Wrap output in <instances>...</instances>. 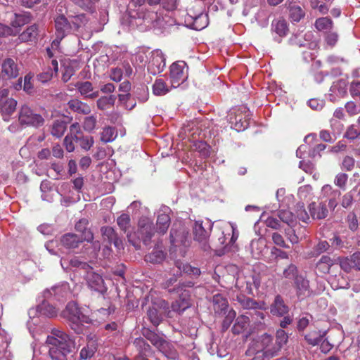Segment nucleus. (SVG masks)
I'll return each mask as SVG.
<instances>
[{"label": "nucleus", "mask_w": 360, "mask_h": 360, "mask_svg": "<svg viewBox=\"0 0 360 360\" xmlns=\"http://www.w3.org/2000/svg\"><path fill=\"white\" fill-rule=\"evenodd\" d=\"M321 195L323 198L328 199V206L334 210L337 205V200L340 197L341 192L338 189H334L332 186L326 184L322 187Z\"/></svg>", "instance_id": "15"}, {"label": "nucleus", "mask_w": 360, "mask_h": 360, "mask_svg": "<svg viewBox=\"0 0 360 360\" xmlns=\"http://www.w3.org/2000/svg\"><path fill=\"white\" fill-rule=\"evenodd\" d=\"M96 117L94 115L87 116L83 122V128L87 131H92L96 126Z\"/></svg>", "instance_id": "48"}, {"label": "nucleus", "mask_w": 360, "mask_h": 360, "mask_svg": "<svg viewBox=\"0 0 360 360\" xmlns=\"http://www.w3.org/2000/svg\"><path fill=\"white\" fill-rule=\"evenodd\" d=\"M1 75L4 77L15 78L18 75V68L11 58L6 59L1 65Z\"/></svg>", "instance_id": "20"}, {"label": "nucleus", "mask_w": 360, "mask_h": 360, "mask_svg": "<svg viewBox=\"0 0 360 360\" xmlns=\"http://www.w3.org/2000/svg\"><path fill=\"white\" fill-rule=\"evenodd\" d=\"M62 315L70 321L71 328L77 334L84 331V323H89L90 319L83 314L75 302H69Z\"/></svg>", "instance_id": "4"}, {"label": "nucleus", "mask_w": 360, "mask_h": 360, "mask_svg": "<svg viewBox=\"0 0 360 360\" xmlns=\"http://www.w3.org/2000/svg\"><path fill=\"white\" fill-rule=\"evenodd\" d=\"M196 149L203 157L210 155V146L204 141H198L195 143Z\"/></svg>", "instance_id": "53"}, {"label": "nucleus", "mask_w": 360, "mask_h": 360, "mask_svg": "<svg viewBox=\"0 0 360 360\" xmlns=\"http://www.w3.org/2000/svg\"><path fill=\"white\" fill-rule=\"evenodd\" d=\"M315 27L319 31L330 30L333 27V21L327 17L318 18L315 21Z\"/></svg>", "instance_id": "40"}, {"label": "nucleus", "mask_w": 360, "mask_h": 360, "mask_svg": "<svg viewBox=\"0 0 360 360\" xmlns=\"http://www.w3.org/2000/svg\"><path fill=\"white\" fill-rule=\"evenodd\" d=\"M249 317L245 315L238 316L232 327V332L233 334L239 335L243 333L249 325Z\"/></svg>", "instance_id": "27"}, {"label": "nucleus", "mask_w": 360, "mask_h": 360, "mask_svg": "<svg viewBox=\"0 0 360 360\" xmlns=\"http://www.w3.org/2000/svg\"><path fill=\"white\" fill-rule=\"evenodd\" d=\"M333 265V259L327 255H323L317 262L316 268L320 272L323 274H328L329 273L330 269Z\"/></svg>", "instance_id": "34"}, {"label": "nucleus", "mask_w": 360, "mask_h": 360, "mask_svg": "<svg viewBox=\"0 0 360 360\" xmlns=\"http://www.w3.org/2000/svg\"><path fill=\"white\" fill-rule=\"evenodd\" d=\"M66 129V124L63 121H56L51 128V134L58 138L62 136Z\"/></svg>", "instance_id": "41"}, {"label": "nucleus", "mask_w": 360, "mask_h": 360, "mask_svg": "<svg viewBox=\"0 0 360 360\" xmlns=\"http://www.w3.org/2000/svg\"><path fill=\"white\" fill-rule=\"evenodd\" d=\"M344 137L349 140L360 139V129L356 125L352 124L347 127Z\"/></svg>", "instance_id": "46"}, {"label": "nucleus", "mask_w": 360, "mask_h": 360, "mask_svg": "<svg viewBox=\"0 0 360 360\" xmlns=\"http://www.w3.org/2000/svg\"><path fill=\"white\" fill-rule=\"evenodd\" d=\"M75 86L81 95L86 98H94L98 96V91L93 92V86L90 82H79Z\"/></svg>", "instance_id": "25"}, {"label": "nucleus", "mask_w": 360, "mask_h": 360, "mask_svg": "<svg viewBox=\"0 0 360 360\" xmlns=\"http://www.w3.org/2000/svg\"><path fill=\"white\" fill-rule=\"evenodd\" d=\"M345 109L347 113L351 115H355L360 112V105H356L352 101L347 102L345 104Z\"/></svg>", "instance_id": "55"}, {"label": "nucleus", "mask_w": 360, "mask_h": 360, "mask_svg": "<svg viewBox=\"0 0 360 360\" xmlns=\"http://www.w3.org/2000/svg\"><path fill=\"white\" fill-rule=\"evenodd\" d=\"M116 97L114 95L102 96L97 101V106L101 110H106L114 105Z\"/></svg>", "instance_id": "39"}, {"label": "nucleus", "mask_w": 360, "mask_h": 360, "mask_svg": "<svg viewBox=\"0 0 360 360\" xmlns=\"http://www.w3.org/2000/svg\"><path fill=\"white\" fill-rule=\"evenodd\" d=\"M171 213L172 210L167 206L162 205L159 209V234H164L167 231L171 222Z\"/></svg>", "instance_id": "17"}, {"label": "nucleus", "mask_w": 360, "mask_h": 360, "mask_svg": "<svg viewBox=\"0 0 360 360\" xmlns=\"http://www.w3.org/2000/svg\"><path fill=\"white\" fill-rule=\"evenodd\" d=\"M313 34L311 32L306 33H297L293 34L289 39V42L292 46L298 47H307L308 49L315 50L318 44L315 41H311Z\"/></svg>", "instance_id": "10"}, {"label": "nucleus", "mask_w": 360, "mask_h": 360, "mask_svg": "<svg viewBox=\"0 0 360 360\" xmlns=\"http://www.w3.org/2000/svg\"><path fill=\"white\" fill-rule=\"evenodd\" d=\"M38 308L39 313L47 317H54L57 315L58 309L48 302H43Z\"/></svg>", "instance_id": "36"}, {"label": "nucleus", "mask_w": 360, "mask_h": 360, "mask_svg": "<svg viewBox=\"0 0 360 360\" xmlns=\"http://www.w3.org/2000/svg\"><path fill=\"white\" fill-rule=\"evenodd\" d=\"M207 15L200 14L195 18L193 25L195 30H200L207 27Z\"/></svg>", "instance_id": "45"}, {"label": "nucleus", "mask_w": 360, "mask_h": 360, "mask_svg": "<svg viewBox=\"0 0 360 360\" xmlns=\"http://www.w3.org/2000/svg\"><path fill=\"white\" fill-rule=\"evenodd\" d=\"M159 351H160L162 355L167 359H175L177 357V352L174 349V347L160 337Z\"/></svg>", "instance_id": "26"}, {"label": "nucleus", "mask_w": 360, "mask_h": 360, "mask_svg": "<svg viewBox=\"0 0 360 360\" xmlns=\"http://www.w3.org/2000/svg\"><path fill=\"white\" fill-rule=\"evenodd\" d=\"M55 26L57 32V39L52 42V49H53L54 47L56 48L58 44L60 43V41L58 40V39L61 40L64 37L65 33L70 30V22H68L67 18L63 15H60L56 18Z\"/></svg>", "instance_id": "12"}, {"label": "nucleus", "mask_w": 360, "mask_h": 360, "mask_svg": "<svg viewBox=\"0 0 360 360\" xmlns=\"http://www.w3.org/2000/svg\"><path fill=\"white\" fill-rule=\"evenodd\" d=\"M259 310V309H255L254 312L251 314V316L257 323L263 324L264 323L266 314Z\"/></svg>", "instance_id": "59"}, {"label": "nucleus", "mask_w": 360, "mask_h": 360, "mask_svg": "<svg viewBox=\"0 0 360 360\" xmlns=\"http://www.w3.org/2000/svg\"><path fill=\"white\" fill-rule=\"evenodd\" d=\"M340 265L341 269L347 273L352 269L360 270V252H356L350 257L342 259Z\"/></svg>", "instance_id": "16"}, {"label": "nucleus", "mask_w": 360, "mask_h": 360, "mask_svg": "<svg viewBox=\"0 0 360 360\" xmlns=\"http://www.w3.org/2000/svg\"><path fill=\"white\" fill-rule=\"evenodd\" d=\"M86 273L85 278L89 288L101 295H104L108 288L105 285L103 277L94 272L91 267Z\"/></svg>", "instance_id": "9"}, {"label": "nucleus", "mask_w": 360, "mask_h": 360, "mask_svg": "<svg viewBox=\"0 0 360 360\" xmlns=\"http://www.w3.org/2000/svg\"><path fill=\"white\" fill-rule=\"evenodd\" d=\"M326 335V331L311 330L304 335V339L307 343L311 346L318 345Z\"/></svg>", "instance_id": "29"}, {"label": "nucleus", "mask_w": 360, "mask_h": 360, "mask_svg": "<svg viewBox=\"0 0 360 360\" xmlns=\"http://www.w3.org/2000/svg\"><path fill=\"white\" fill-rule=\"evenodd\" d=\"M117 136V133L115 128L112 127H104L101 133V141L103 143L113 141Z\"/></svg>", "instance_id": "35"}, {"label": "nucleus", "mask_w": 360, "mask_h": 360, "mask_svg": "<svg viewBox=\"0 0 360 360\" xmlns=\"http://www.w3.org/2000/svg\"><path fill=\"white\" fill-rule=\"evenodd\" d=\"M330 247L329 243L326 240L320 241L315 247L314 252L316 255L326 251Z\"/></svg>", "instance_id": "63"}, {"label": "nucleus", "mask_w": 360, "mask_h": 360, "mask_svg": "<svg viewBox=\"0 0 360 360\" xmlns=\"http://www.w3.org/2000/svg\"><path fill=\"white\" fill-rule=\"evenodd\" d=\"M188 292H185L184 297H180L172 304L173 311L181 313L190 307V300Z\"/></svg>", "instance_id": "32"}, {"label": "nucleus", "mask_w": 360, "mask_h": 360, "mask_svg": "<svg viewBox=\"0 0 360 360\" xmlns=\"http://www.w3.org/2000/svg\"><path fill=\"white\" fill-rule=\"evenodd\" d=\"M212 302L216 313H221L229 307L227 300L221 294L214 295L212 297Z\"/></svg>", "instance_id": "31"}, {"label": "nucleus", "mask_w": 360, "mask_h": 360, "mask_svg": "<svg viewBox=\"0 0 360 360\" xmlns=\"http://www.w3.org/2000/svg\"><path fill=\"white\" fill-rule=\"evenodd\" d=\"M188 68L184 61L173 63L170 66V83L172 86L176 88L187 79Z\"/></svg>", "instance_id": "6"}, {"label": "nucleus", "mask_w": 360, "mask_h": 360, "mask_svg": "<svg viewBox=\"0 0 360 360\" xmlns=\"http://www.w3.org/2000/svg\"><path fill=\"white\" fill-rule=\"evenodd\" d=\"M330 91L340 97H344L347 94V84L344 80H338L333 83L330 87Z\"/></svg>", "instance_id": "38"}, {"label": "nucleus", "mask_w": 360, "mask_h": 360, "mask_svg": "<svg viewBox=\"0 0 360 360\" xmlns=\"http://www.w3.org/2000/svg\"><path fill=\"white\" fill-rule=\"evenodd\" d=\"M83 241L82 238L72 233H65L60 239V245L68 250L77 248Z\"/></svg>", "instance_id": "18"}, {"label": "nucleus", "mask_w": 360, "mask_h": 360, "mask_svg": "<svg viewBox=\"0 0 360 360\" xmlns=\"http://www.w3.org/2000/svg\"><path fill=\"white\" fill-rule=\"evenodd\" d=\"M18 120L20 124L26 126L39 127L44 124V118L37 113H34L27 105L21 107Z\"/></svg>", "instance_id": "8"}, {"label": "nucleus", "mask_w": 360, "mask_h": 360, "mask_svg": "<svg viewBox=\"0 0 360 360\" xmlns=\"http://www.w3.org/2000/svg\"><path fill=\"white\" fill-rule=\"evenodd\" d=\"M171 255L184 257L191 240L189 237V229L181 221L173 224L169 234Z\"/></svg>", "instance_id": "2"}, {"label": "nucleus", "mask_w": 360, "mask_h": 360, "mask_svg": "<svg viewBox=\"0 0 360 360\" xmlns=\"http://www.w3.org/2000/svg\"><path fill=\"white\" fill-rule=\"evenodd\" d=\"M212 228V224L207 220L195 221L193 227L194 240L198 242L200 248L205 251L210 249L209 238Z\"/></svg>", "instance_id": "5"}, {"label": "nucleus", "mask_w": 360, "mask_h": 360, "mask_svg": "<svg viewBox=\"0 0 360 360\" xmlns=\"http://www.w3.org/2000/svg\"><path fill=\"white\" fill-rule=\"evenodd\" d=\"M272 30L280 37H285L288 32L287 22L285 20L273 21Z\"/></svg>", "instance_id": "37"}, {"label": "nucleus", "mask_w": 360, "mask_h": 360, "mask_svg": "<svg viewBox=\"0 0 360 360\" xmlns=\"http://www.w3.org/2000/svg\"><path fill=\"white\" fill-rule=\"evenodd\" d=\"M310 215L314 219H322L327 217L328 211L323 202H311L309 205Z\"/></svg>", "instance_id": "21"}, {"label": "nucleus", "mask_w": 360, "mask_h": 360, "mask_svg": "<svg viewBox=\"0 0 360 360\" xmlns=\"http://www.w3.org/2000/svg\"><path fill=\"white\" fill-rule=\"evenodd\" d=\"M353 202V194L352 191L345 193L342 197V206L347 208L352 205Z\"/></svg>", "instance_id": "64"}, {"label": "nucleus", "mask_w": 360, "mask_h": 360, "mask_svg": "<svg viewBox=\"0 0 360 360\" xmlns=\"http://www.w3.org/2000/svg\"><path fill=\"white\" fill-rule=\"evenodd\" d=\"M270 311L274 316H283L288 313L289 307L285 304L281 295H276L271 305Z\"/></svg>", "instance_id": "19"}, {"label": "nucleus", "mask_w": 360, "mask_h": 360, "mask_svg": "<svg viewBox=\"0 0 360 360\" xmlns=\"http://www.w3.org/2000/svg\"><path fill=\"white\" fill-rule=\"evenodd\" d=\"M130 221L131 219L129 215L124 213L117 219V224L120 229L126 233L130 226Z\"/></svg>", "instance_id": "43"}, {"label": "nucleus", "mask_w": 360, "mask_h": 360, "mask_svg": "<svg viewBox=\"0 0 360 360\" xmlns=\"http://www.w3.org/2000/svg\"><path fill=\"white\" fill-rule=\"evenodd\" d=\"M74 141H76L75 137L67 135L64 139V145L68 152H72L75 150Z\"/></svg>", "instance_id": "58"}, {"label": "nucleus", "mask_w": 360, "mask_h": 360, "mask_svg": "<svg viewBox=\"0 0 360 360\" xmlns=\"http://www.w3.org/2000/svg\"><path fill=\"white\" fill-rule=\"evenodd\" d=\"M289 17L292 22H298L305 16L304 10L295 2H290L288 5Z\"/></svg>", "instance_id": "24"}, {"label": "nucleus", "mask_w": 360, "mask_h": 360, "mask_svg": "<svg viewBox=\"0 0 360 360\" xmlns=\"http://www.w3.org/2000/svg\"><path fill=\"white\" fill-rule=\"evenodd\" d=\"M288 336L283 329H279L276 332V342L273 344L274 349H269L268 352L271 354V356H276L281 348L287 343Z\"/></svg>", "instance_id": "23"}, {"label": "nucleus", "mask_w": 360, "mask_h": 360, "mask_svg": "<svg viewBox=\"0 0 360 360\" xmlns=\"http://www.w3.org/2000/svg\"><path fill=\"white\" fill-rule=\"evenodd\" d=\"M97 349L96 340L91 338L88 340L86 346L82 349L80 352V358L87 359L94 354Z\"/></svg>", "instance_id": "30"}, {"label": "nucleus", "mask_w": 360, "mask_h": 360, "mask_svg": "<svg viewBox=\"0 0 360 360\" xmlns=\"http://www.w3.org/2000/svg\"><path fill=\"white\" fill-rule=\"evenodd\" d=\"M153 229L152 222L148 218L143 217L140 219L139 221V233L146 245H148L153 235Z\"/></svg>", "instance_id": "14"}, {"label": "nucleus", "mask_w": 360, "mask_h": 360, "mask_svg": "<svg viewBox=\"0 0 360 360\" xmlns=\"http://www.w3.org/2000/svg\"><path fill=\"white\" fill-rule=\"evenodd\" d=\"M76 141L79 142L80 147L85 150H89L94 143V138L91 136H81Z\"/></svg>", "instance_id": "44"}, {"label": "nucleus", "mask_w": 360, "mask_h": 360, "mask_svg": "<svg viewBox=\"0 0 360 360\" xmlns=\"http://www.w3.org/2000/svg\"><path fill=\"white\" fill-rule=\"evenodd\" d=\"M148 316L150 322L155 326H158V310L155 307L150 308L148 311Z\"/></svg>", "instance_id": "62"}, {"label": "nucleus", "mask_w": 360, "mask_h": 360, "mask_svg": "<svg viewBox=\"0 0 360 360\" xmlns=\"http://www.w3.org/2000/svg\"><path fill=\"white\" fill-rule=\"evenodd\" d=\"M295 287L297 290L298 296L305 295L309 292V281L304 278L302 276H296L295 280Z\"/></svg>", "instance_id": "33"}, {"label": "nucleus", "mask_w": 360, "mask_h": 360, "mask_svg": "<svg viewBox=\"0 0 360 360\" xmlns=\"http://www.w3.org/2000/svg\"><path fill=\"white\" fill-rule=\"evenodd\" d=\"M236 287L240 290L248 293L252 294V288H258L260 285V279L259 276L249 274L244 275L243 274H238L236 280Z\"/></svg>", "instance_id": "7"}, {"label": "nucleus", "mask_w": 360, "mask_h": 360, "mask_svg": "<svg viewBox=\"0 0 360 360\" xmlns=\"http://www.w3.org/2000/svg\"><path fill=\"white\" fill-rule=\"evenodd\" d=\"M17 102L12 98H8V90L4 89L0 90V111L4 120L15 111Z\"/></svg>", "instance_id": "11"}, {"label": "nucleus", "mask_w": 360, "mask_h": 360, "mask_svg": "<svg viewBox=\"0 0 360 360\" xmlns=\"http://www.w3.org/2000/svg\"><path fill=\"white\" fill-rule=\"evenodd\" d=\"M283 277L295 280L296 276H299L297 275V269L295 265L291 264H290L284 271H283Z\"/></svg>", "instance_id": "52"}, {"label": "nucleus", "mask_w": 360, "mask_h": 360, "mask_svg": "<svg viewBox=\"0 0 360 360\" xmlns=\"http://www.w3.org/2000/svg\"><path fill=\"white\" fill-rule=\"evenodd\" d=\"M236 300L244 309L264 310L266 309V304L264 302H257L252 298L245 296L244 295L240 294L237 295Z\"/></svg>", "instance_id": "13"}, {"label": "nucleus", "mask_w": 360, "mask_h": 360, "mask_svg": "<svg viewBox=\"0 0 360 360\" xmlns=\"http://www.w3.org/2000/svg\"><path fill=\"white\" fill-rule=\"evenodd\" d=\"M278 216L282 221L290 226L292 225L295 221V216L289 210H280Z\"/></svg>", "instance_id": "42"}, {"label": "nucleus", "mask_w": 360, "mask_h": 360, "mask_svg": "<svg viewBox=\"0 0 360 360\" xmlns=\"http://www.w3.org/2000/svg\"><path fill=\"white\" fill-rule=\"evenodd\" d=\"M75 4H77L80 7L88 10L91 9L92 5L98 1V0H72Z\"/></svg>", "instance_id": "60"}, {"label": "nucleus", "mask_w": 360, "mask_h": 360, "mask_svg": "<svg viewBox=\"0 0 360 360\" xmlns=\"http://www.w3.org/2000/svg\"><path fill=\"white\" fill-rule=\"evenodd\" d=\"M70 264L73 267H77L79 268L80 269L84 270L85 272H86L87 270L90 269L91 268V266L89 264H87L85 262L79 261L77 258H73L70 259Z\"/></svg>", "instance_id": "56"}, {"label": "nucleus", "mask_w": 360, "mask_h": 360, "mask_svg": "<svg viewBox=\"0 0 360 360\" xmlns=\"http://www.w3.org/2000/svg\"><path fill=\"white\" fill-rule=\"evenodd\" d=\"M68 105L72 110L78 113L87 115L91 112V108L86 103H83L78 99L70 100Z\"/></svg>", "instance_id": "28"}, {"label": "nucleus", "mask_w": 360, "mask_h": 360, "mask_svg": "<svg viewBox=\"0 0 360 360\" xmlns=\"http://www.w3.org/2000/svg\"><path fill=\"white\" fill-rule=\"evenodd\" d=\"M296 214L297 217L304 222H307L309 219V215L304 210L303 204H297Z\"/></svg>", "instance_id": "54"}, {"label": "nucleus", "mask_w": 360, "mask_h": 360, "mask_svg": "<svg viewBox=\"0 0 360 360\" xmlns=\"http://www.w3.org/2000/svg\"><path fill=\"white\" fill-rule=\"evenodd\" d=\"M355 164V160L352 157L350 156H346L343 159L342 163V168L343 169H345L347 171L352 170Z\"/></svg>", "instance_id": "57"}, {"label": "nucleus", "mask_w": 360, "mask_h": 360, "mask_svg": "<svg viewBox=\"0 0 360 360\" xmlns=\"http://www.w3.org/2000/svg\"><path fill=\"white\" fill-rule=\"evenodd\" d=\"M89 221L86 219H82L75 224V230L81 233L82 240L86 242H92L94 240V234L90 229L87 228Z\"/></svg>", "instance_id": "22"}, {"label": "nucleus", "mask_w": 360, "mask_h": 360, "mask_svg": "<svg viewBox=\"0 0 360 360\" xmlns=\"http://www.w3.org/2000/svg\"><path fill=\"white\" fill-rule=\"evenodd\" d=\"M176 266L179 269L180 271L193 276H199L200 274V270L197 268L192 266L188 264H182V266L179 265V262H176Z\"/></svg>", "instance_id": "49"}, {"label": "nucleus", "mask_w": 360, "mask_h": 360, "mask_svg": "<svg viewBox=\"0 0 360 360\" xmlns=\"http://www.w3.org/2000/svg\"><path fill=\"white\" fill-rule=\"evenodd\" d=\"M236 316V313L234 310L231 309L228 312L222 322V330L224 331L226 330L230 327Z\"/></svg>", "instance_id": "51"}, {"label": "nucleus", "mask_w": 360, "mask_h": 360, "mask_svg": "<svg viewBox=\"0 0 360 360\" xmlns=\"http://www.w3.org/2000/svg\"><path fill=\"white\" fill-rule=\"evenodd\" d=\"M52 360H68L67 355L75 348V342L69 335L59 330H52L46 341Z\"/></svg>", "instance_id": "1"}, {"label": "nucleus", "mask_w": 360, "mask_h": 360, "mask_svg": "<svg viewBox=\"0 0 360 360\" xmlns=\"http://www.w3.org/2000/svg\"><path fill=\"white\" fill-rule=\"evenodd\" d=\"M348 179V175L345 173L338 174L334 179V184L338 186L340 189L345 191L346 188V184Z\"/></svg>", "instance_id": "50"}, {"label": "nucleus", "mask_w": 360, "mask_h": 360, "mask_svg": "<svg viewBox=\"0 0 360 360\" xmlns=\"http://www.w3.org/2000/svg\"><path fill=\"white\" fill-rule=\"evenodd\" d=\"M272 342V336L267 333L258 336L251 342L246 354L254 356L251 360H265L272 357L271 354L268 352L269 349H274Z\"/></svg>", "instance_id": "3"}, {"label": "nucleus", "mask_w": 360, "mask_h": 360, "mask_svg": "<svg viewBox=\"0 0 360 360\" xmlns=\"http://www.w3.org/2000/svg\"><path fill=\"white\" fill-rule=\"evenodd\" d=\"M37 25H32L20 34V39L22 41L31 40L37 35Z\"/></svg>", "instance_id": "47"}, {"label": "nucleus", "mask_w": 360, "mask_h": 360, "mask_svg": "<svg viewBox=\"0 0 360 360\" xmlns=\"http://www.w3.org/2000/svg\"><path fill=\"white\" fill-rule=\"evenodd\" d=\"M82 131L79 123H73L70 127V136L75 137L76 140L81 136Z\"/></svg>", "instance_id": "61"}]
</instances>
